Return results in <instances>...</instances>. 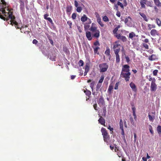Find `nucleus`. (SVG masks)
<instances>
[{"label":"nucleus","instance_id":"obj_26","mask_svg":"<svg viewBox=\"0 0 161 161\" xmlns=\"http://www.w3.org/2000/svg\"><path fill=\"white\" fill-rule=\"evenodd\" d=\"M155 5L158 7H161V3L159 0H153Z\"/></svg>","mask_w":161,"mask_h":161},{"label":"nucleus","instance_id":"obj_27","mask_svg":"<svg viewBox=\"0 0 161 161\" xmlns=\"http://www.w3.org/2000/svg\"><path fill=\"white\" fill-rule=\"evenodd\" d=\"M148 116L150 121L153 122L155 119L154 115H151L150 113L148 114Z\"/></svg>","mask_w":161,"mask_h":161},{"label":"nucleus","instance_id":"obj_43","mask_svg":"<svg viewBox=\"0 0 161 161\" xmlns=\"http://www.w3.org/2000/svg\"><path fill=\"white\" fill-rule=\"evenodd\" d=\"M101 86H102L101 84H100V83H98V84H97V85L96 86V90L97 91H98L99 89L101 87Z\"/></svg>","mask_w":161,"mask_h":161},{"label":"nucleus","instance_id":"obj_19","mask_svg":"<svg viewBox=\"0 0 161 161\" xmlns=\"http://www.w3.org/2000/svg\"><path fill=\"white\" fill-rule=\"evenodd\" d=\"M151 35L153 36H155L157 35H158V34L157 31L155 29H152L150 31Z\"/></svg>","mask_w":161,"mask_h":161},{"label":"nucleus","instance_id":"obj_12","mask_svg":"<svg viewBox=\"0 0 161 161\" xmlns=\"http://www.w3.org/2000/svg\"><path fill=\"white\" fill-rule=\"evenodd\" d=\"M81 20L82 22H85L88 20V21L89 22V24H91V19L88 18L85 14H84L83 16L81 17Z\"/></svg>","mask_w":161,"mask_h":161},{"label":"nucleus","instance_id":"obj_63","mask_svg":"<svg viewBox=\"0 0 161 161\" xmlns=\"http://www.w3.org/2000/svg\"><path fill=\"white\" fill-rule=\"evenodd\" d=\"M108 129L110 130V131L113 132L114 129L113 128L111 127V126L110 125H108Z\"/></svg>","mask_w":161,"mask_h":161},{"label":"nucleus","instance_id":"obj_18","mask_svg":"<svg viewBox=\"0 0 161 161\" xmlns=\"http://www.w3.org/2000/svg\"><path fill=\"white\" fill-rule=\"evenodd\" d=\"M99 123L105 126V119L103 118L102 116H101L98 120Z\"/></svg>","mask_w":161,"mask_h":161},{"label":"nucleus","instance_id":"obj_34","mask_svg":"<svg viewBox=\"0 0 161 161\" xmlns=\"http://www.w3.org/2000/svg\"><path fill=\"white\" fill-rule=\"evenodd\" d=\"M84 92L85 93L86 95L89 97H90V96L91 95V92L89 90H85Z\"/></svg>","mask_w":161,"mask_h":161},{"label":"nucleus","instance_id":"obj_17","mask_svg":"<svg viewBox=\"0 0 161 161\" xmlns=\"http://www.w3.org/2000/svg\"><path fill=\"white\" fill-rule=\"evenodd\" d=\"M147 0H141L140 1V3L142 8H146L145 4H146V3L147 2Z\"/></svg>","mask_w":161,"mask_h":161},{"label":"nucleus","instance_id":"obj_20","mask_svg":"<svg viewBox=\"0 0 161 161\" xmlns=\"http://www.w3.org/2000/svg\"><path fill=\"white\" fill-rule=\"evenodd\" d=\"M157 57L155 54H152L148 57V59L150 61H153L157 59Z\"/></svg>","mask_w":161,"mask_h":161},{"label":"nucleus","instance_id":"obj_64","mask_svg":"<svg viewBox=\"0 0 161 161\" xmlns=\"http://www.w3.org/2000/svg\"><path fill=\"white\" fill-rule=\"evenodd\" d=\"M75 5L76 7H77L78 6V3L76 0H75L74 2Z\"/></svg>","mask_w":161,"mask_h":161},{"label":"nucleus","instance_id":"obj_37","mask_svg":"<svg viewBox=\"0 0 161 161\" xmlns=\"http://www.w3.org/2000/svg\"><path fill=\"white\" fill-rule=\"evenodd\" d=\"M148 128L150 133L151 134L153 135L154 133V132L152 126L150 125H149L148 126Z\"/></svg>","mask_w":161,"mask_h":161},{"label":"nucleus","instance_id":"obj_9","mask_svg":"<svg viewBox=\"0 0 161 161\" xmlns=\"http://www.w3.org/2000/svg\"><path fill=\"white\" fill-rule=\"evenodd\" d=\"M19 1L20 8V9L23 10L25 9V4H27L28 1L27 0H19Z\"/></svg>","mask_w":161,"mask_h":161},{"label":"nucleus","instance_id":"obj_40","mask_svg":"<svg viewBox=\"0 0 161 161\" xmlns=\"http://www.w3.org/2000/svg\"><path fill=\"white\" fill-rule=\"evenodd\" d=\"M156 22L157 24V25L159 26H161V21L159 20V19L158 18H157L156 19Z\"/></svg>","mask_w":161,"mask_h":161},{"label":"nucleus","instance_id":"obj_56","mask_svg":"<svg viewBox=\"0 0 161 161\" xmlns=\"http://www.w3.org/2000/svg\"><path fill=\"white\" fill-rule=\"evenodd\" d=\"M119 83L118 82L116 83L114 87V89L115 90H117L118 89V86H119Z\"/></svg>","mask_w":161,"mask_h":161},{"label":"nucleus","instance_id":"obj_55","mask_svg":"<svg viewBox=\"0 0 161 161\" xmlns=\"http://www.w3.org/2000/svg\"><path fill=\"white\" fill-rule=\"evenodd\" d=\"M134 142H135L136 140V133H134Z\"/></svg>","mask_w":161,"mask_h":161},{"label":"nucleus","instance_id":"obj_28","mask_svg":"<svg viewBox=\"0 0 161 161\" xmlns=\"http://www.w3.org/2000/svg\"><path fill=\"white\" fill-rule=\"evenodd\" d=\"M96 32L93 35V36L94 37L98 38L99 36H100V31L99 30H97L96 31Z\"/></svg>","mask_w":161,"mask_h":161},{"label":"nucleus","instance_id":"obj_15","mask_svg":"<svg viewBox=\"0 0 161 161\" xmlns=\"http://www.w3.org/2000/svg\"><path fill=\"white\" fill-rule=\"evenodd\" d=\"M89 30L92 31V32H94L98 30L97 29V27L95 26V24L94 23H92L91 26L89 29Z\"/></svg>","mask_w":161,"mask_h":161},{"label":"nucleus","instance_id":"obj_50","mask_svg":"<svg viewBox=\"0 0 161 161\" xmlns=\"http://www.w3.org/2000/svg\"><path fill=\"white\" fill-rule=\"evenodd\" d=\"M76 14L75 13H73L72 15V18L73 19H76Z\"/></svg>","mask_w":161,"mask_h":161},{"label":"nucleus","instance_id":"obj_44","mask_svg":"<svg viewBox=\"0 0 161 161\" xmlns=\"http://www.w3.org/2000/svg\"><path fill=\"white\" fill-rule=\"evenodd\" d=\"M95 81H93L90 84V86L91 87V88H92V91L93 90V89L94 85H95Z\"/></svg>","mask_w":161,"mask_h":161},{"label":"nucleus","instance_id":"obj_5","mask_svg":"<svg viewBox=\"0 0 161 161\" xmlns=\"http://www.w3.org/2000/svg\"><path fill=\"white\" fill-rule=\"evenodd\" d=\"M130 72L124 73V72H121L120 76L125 78L126 81L129 80L130 79Z\"/></svg>","mask_w":161,"mask_h":161},{"label":"nucleus","instance_id":"obj_14","mask_svg":"<svg viewBox=\"0 0 161 161\" xmlns=\"http://www.w3.org/2000/svg\"><path fill=\"white\" fill-rule=\"evenodd\" d=\"M114 151L117 153V154L119 157H122V153L120 150L118 149L117 147H115Z\"/></svg>","mask_w":161,"mask_h":161},{"label":"nucleus","instance_id":"obj_13","mask_svg":"<svg viewBox=\"0 0 161 161\" xmlns=\"http://www.w3.org/2000/svg\"><path fill=\"white\" fill-rule=\"evenodd\" d=\"M119 52V50H116L115 51V53H114L115 54L116 57V62L117 63H119L120 60L119 56L118 54Z\"/></svg>","mask_w":161,"mask_h":161},{"label":"nucleus","instance_id":"obj_41","mask_svg":"<svg viewBox=\"0 0 161 161\" xmlns=\"http://www.w3.org/2000/svg\"><path fill=\"white\" fill-rule=\"evenodd\" d=\"M89 70V66L88 64H86L85 68V71L88 72Z\"/></svg>","mask_w":161,"mask_h":161},{"label":"nucleus","instance_id":"obj_21","mask_svg":"<svg viewBox=\"0 0 161 161\" xmlns=\"http://www.w3.org/2000/svg\"><path fill=\"white\" fill-rule=\"evenodd\" d=\"M56 55L55 53L53 52L50 54L49 58L52 61H55Z\"/></svg>","mask_w":161,"mask_h":161},{"label":"nucleus","instance_id":"obj_24","mask_svg":"<svg viewBox=\"0 0 161 161\" xmlns=\"http://www.w3.org/2000/svg\"><path fill=\"white\" fill-rule=\"evenodd\" d=\"M139 14L143 18L144 20L147 22L148 21V19L144 13H143L140 12Z\"/></svg>","mask_w":161,"mask_h":161},{"label":"nucleus","instance_id":"obj_33","mask_svg":"<svg viewBox=\"0 0 161 161\" xmlns=\"http://www.w3.org/2000/svg\"><path fill=\"white\" fill-rule=\"evenodd\" d=\"M72 10V6H68L66 7V12L67 13H70Z\"/></svg>","mask_w":161,"mask_h":161},{"label":"nucleus","instance_id":"obj_38","mask_svg":"<svg viewBox=\"0 0 161 161\" xmlns=\"http://www.w3.org/2000/svg\"><path fill=\"white\" fill-rule=\"evenodd\" d=\"M104 77H105V76H104V75H102L101 77V78H100V80H99V81L98 83L102 84V83L103 82V80H104Z\"/></svg>","mask_w":161,"mask_h":161},{"label":"nucleus","instance_id":"obj_32","mask_svg":"<svg viewBox=\"0 0 161 161\" xmlns=\"http://www.w3.org/2000/svg\"><path fill=\"white\" fill-rule=\"evenodd\" d=\"M157 130L158 134L160 135L161 134V126L158 125L157 128Z\"/></svg>","mask_w":161,"mask_h":161},{"label":"nucleus","instance_id":"obj_2","mask_svg":"<svg viewBox=\"0 0 161 161\" xmlns=\"http://www.w3.org/2000/svg\"><path fill=\"white\" fill-rule=\"evenodd\" d=\"M11 10L12 12V16L11 18H10L8 15H6V16L4 17V19H3L4 20L8 21L9 19H10V24L11 25H14L15 26V27L17 29H20L21 30V32H24V33H25V32L24 29V27L22 26L21 27H19V26L18 23H19L20 22H21V20L20 19L18 18H16L15 16L13 15V12Z\"/></svg>","mask_w":161,"mask_h":161},{"label":"nucleus","instance_id":"obj_23","mask_svg":"<svg viewBox=\"0 0 161 161\" xmlns=\"http://www.w3.org/2000/svg\"><path fill=\"white\" fill-rule=\"evenodd\" d=\"M98 18L97 19V22L101 27H103L104 26V24L101 21V19L99 14H98Z\"/></svg>","mask_w":161,"mask_h":161},{"label":"nucleus","instance_id":"obj_53","mask_svg":"<svg viewBox=\"0 0 161 161\" xmlns=\"http://www.w3.org/2000/svg\"><path fill=\"white\" fill-rule=\"evenodd\" d=\"M154 10L156 13H158L159 11L157 7V6H155L154 7Z\"/></svg>","mask_w":161,"mask_h":161},{"label":"nucleus","instance_id":"obj_6","mask_svg":"<svg viewBox=\"0 0 161 161\" xmlns=\"http://www.w3.org/2000/svg\"><path fill=\"white\" fill-rule=\"evenodd\" d=\"M156 80L154 78L153 81H152L151 86L150 90L152 92H155L157 89V85L155 83Z\"/></svg>","mask_w":161,"mask_h":161},{"label":"nucleus","instance_id":"obj_1","mask_svg":"<svg viewBox=\"0 0 161 161\" xmlns=\"http://www.w3.org/2000/svg\"><path fill=\"white\" fill-rule=\"evenodd\" d=\"M7 4L4 0H0V18L4 19L6 15L11 18L12 9H10L7 8Z\"/></svg>","mask_w":161,"mask_h":161},{"label":"nucleus","instance_id":"obj_47","mask_svg":"<svg viewBox=\"0 0 161 161\" xmlns=\"http://www.w3.org/2000/svg\"><path fill=\"white\" fill-rule=\"evenodd\" d=\"M82 10V8L80 7H77L76 11L78 13H80Z\"/></svg>","mask_w":161,"mask_h":161},{"label":"nucleus","instance_id":"obj_25","mask_svg":"<svg viewBox=\"0 0 161 161\" xmlns=\"http://www.w3.org/2000/svg\"><path fill=\"white\" fill-rule=\"evenodd\" d=\"M135 36L137 37H138V35H136L133 32H132L129 34V38L131 39H132L133 37Z\"/></svg>","mask_w":161,"mask_h":161},{"label":"nucleus","instance_id":"obj_22","mask_svg":"<svg viewBox=\"0 0 161 161\" xmlns=\"http://www.w3.org/2000/svg\"><path fill=\"white\" fill-rule=\"evenodd\" d=\"M130 86L133 91L134 92H136V86L134 83L132 82H131L130 84Z\"/></svg>","mask_w":161,"mask_h":161},{"label":"nucleus","instance_id":"obj_39","mask_svg":"<svg viewBox=\"0 0 161 161\" xmlns=\"http://www.w3.org/2000/svg\"><path fill=\"white\" fill-rule=\"evenodd\" d=\"M119 125H120V128L121 129V130H123V121L122 119H120L119 121Z\"/></svg>","mask_w":161,"mask_h":161},{"label":"nucleus","instance_id":"obj_8","mask_svg":"<svg viewBox=\"0 0 161 161\" xmlns=\"http://www.w3.org/2000/svg\"><path fill=\"white\" fill-rule=\"evenodd\" d=\"M119 41H116L113 44V48L114 49V53H115V51L116 50H119V52L120 51V48L119 47L120 46V45L119 43Z\"/></svg>","mask_w":161,"mask_h":161},{"label":"nucleus","instance_id":"obj_59","mask_svg":"<svg viewBox=\"0 0 161 161\" xmlns=\"http://www.w3.org/2000/svg\"><path fill=\"white\" fill-rule=\"evenodd\" d=\"M132 112H135L136 110V108L133 105H132Z\"/></svg>","mask_w":161,"mask_h":161},{"label":"nucleus","instance_id":"obj_31","mask_svg":"<svg viewBox=\"0 0 161 161\" xmlns=\"http://www.w3.org/2000/svg\"><path fill=\"white\" fill-rule=\"evenodd\" d=\"M113 86L112 85H110L109 86V87H108V92L110 94L111 92H112V91L113 90Z\"/></svg>","mask_w":161,"mask_h":161},{"label":"nucleus","instance_id":"obj_61","mask_svg":"<svg viewBox=\"0 0 161 161\" xmlns=\"http://www.w3.org/2000/svg\"><path fill=\"white\" fill-rule=\"evenodd\" d=\"M32 43L34 44H36L38 43V41L36 40L35 39L33 40Z\"/></svg>","mask_w":161,"mask_h":161},{"label":"nucleus","instance_id":"obj_7","mask_svg":"<svg viewBox=\"0 0 161 161\" xmlns=\"http://www.w3.org/2000/svg\"><path fill=\"white\" fill-rule=\"evenodd\" d=\"M97 103L100 107L104 106L105 104L104 99L102 96H100L97 101Z\"/></svg>","mask_w":161,"mask_h":161},{"label":"nucleus","instance_id":"obj_35","mask_svg":"<svg viewBox=\"0 0 161 161\" xmlns=\"http://www.w3.org/2000/svg\"><path fill=\"white\" fill-rule=\"evenodd\" d=\"M147 26L149 30H151L152 28H155L156 27V26L154 25L148 24Z\"/></svg>","mask_w":161,"mask_h":161},{"label":"nucleus","instance_id":"obj_52","mask_svg":"<svg viewBox=\"0 0 161 161\" xmlns=\"http://www.w3.org/2000/svg\"><path fill=\"white\" fill-rule=\"evenodd\" d=\"M158 71L157 69L154 70L153 72V75L154 76H156L157 75Z\"/></svg>","mask_w":161,"mask_h":161},{"label":"nucleus","instance_id":"obj_46","mask_svg":"<svg viewBox=\"0 0 161 161\" xmlns=\"http://www.w3.org/2000/svg\"><path fill=\"white\" fill-rule=\"evenodd\" d=\"M84 62L82 60H80L79 61L78 64L80 66H82L84 65Z\"/></svg>","mask_w":161,"mask_h":161},{"label":"nucleus","instance_id":"obj_60","mask_svg":"<svg viewBox=\"0 0 161 161\" xmlns=\"http://www.w3.org/2000/svg\"><path fill=\"white\" fill-rule=\"evenodd\" d=\"M94 44L95 46H100V44L98 41H96L94 42Z\"/></svg>","mask_w":161,"mask_h":161},{"label":"nucleus","instance_id":"obj_10","mask_svg":"<svg viewBox=\"0 0 161 161\" xmlns=\"http://www.w3.org/2000/svg\"><path fill=\"white\" fill-rule=\"evenodd\" d=\"M115 36L118 39H120L123 42H125L127 41L126 37L125 36H122L121 34H117L115 35Z\"/></svg>","mask_w":161,"mask_h":161},{"label":"nucleus","instance_id":"obj_30","mask_svg":"<svg viewBox=\"0 0 161 161\" xmlns=\"http://www.w3.org/2000/svg\"><path fill=\"white\" fill-rule=\"evenodd\" d=\"M90 24H89V22L88 24L86 23L84 25V28L85 31H86V30H89L90 27V25H89Z\"/></svg>","mask_w":161,"mask_h":161},{"label":"nucleus","instance_id":"obj_42","mask_svg":"<svg viewBox=\"0 0 161 161\" xmlns=\"http://www.w3.org/2000/svg\"><path fill=\"white\" fill-rule=\"evenodd\" d=\"M103 20L105 22H108L109 20L108 17L106 16H104L103 18Z\"/></svg>","mask_w":161,"mask_h":161},{"label":"nucleus","instance_id":"obj_29","mask_svg":"<svg viewBox=\"0 0 161 161\" xmlns=\"http://www.w3.org/2000/svg\"><path fill=\"white\" fill-rule=\"evenodd\" d=\"M106 107L104 106L103 108V113H102V115L103 116L105 117L106 114Z\"/></svg>","mask_w":161,"mask_h":161},{"label":"nucleus","instance_id":"obj_51","mask_svg":"<svg viewBox=\"0 0 161 161\" xmlns=\"http://www.w3.org/2000/svg\"><path fill=\"white\" fill-rule=\"evenodd\" d=\"M118 27H116L114 28V29L113 31V32L114 34L116 35L117 34H118L117 32L118 30Z\"/></svg>","mask_w":161,"mask_h":161},{"label":"nucleus","instance_id":"obj_11","mask_svg":"<svg viewBox=\"0 0 161 161\" xmlns=\"http://www.w3.org/2000/svg\"><path fill=\"white\" fill-rule=\"evenodd\" d=\"M130 66L127 64L123 65L121 72H124V73L130 72Z\"/></svg>","mask_w":161,"mask_h":161},{"label":"nucleus","instance_id":"obj_58","mask_svg":"<svg viewBox=\"0 0 161 161\" xmlns=\"http://www.w3.org/2000/svg\"><path fill=\"white\" fill-rule=\"evenodd\" d=\"M46 20H48L51 23H53V21L51 19L50 17H48Z\"/></svg>","mask_w":161,"mask_h":161},{"label":"nucleus","instance_id":"obj_4","mask_svg":"<svg viewBox=\"0 0 161 161\" xmlns=\"http://www.w3.org/2000/svg\"><path fill=\"white\" fill-rule=\"evenodd\" d=\"M99 67L100 72H104L107 71L108 68V65L106 63H103L100 64Z\"/></svg>","mask_w":161,"mask_h":161},{"label":"nucleus","instance_id":"obj_54","mask_svg":"<svg viewBox=\"0 0 161 161\" xmlns=\"http://www.w3.org/2000/svg\"><path fill=\"white\" fill-rule=\"evenodd\" d=\"M126 61L127 63H129L130 61V58L128 56H126L125 57Z\"/></svg>","mask_w":161,"mask_h":161},{"label":"nucleus","instance_id":"obj_49","mask_svg":"<svg viewBox=\"0 0 161 161\" xmlns=\"http://www.w3.org/2000/svg\"><path fill=\"white\" fill-rule=\"evenodd\" d=\"M110 49H107L105 52V53L106 55H110Z\"/></svg>","mask_w":161,"mask_h":161},{"label":"nucleus","instance_id":"obj_62","mask_svg":"<svg viewBox=\"0 0 161 161\" xmlns=\"http://www.w3.org/2000/svg\"><path fill=\"white\" fill-rule=\"evenodd\" d=\"M93 107L95 110H97V105L96 103H95L93 105Z\"/></svg>","mask_w":161,"mask_h":161},{"label":"nucleus","instance_id":"obj_16","mask_svg":"<svg viewBox=\"0 0 161 161\" xmlns=\"http://www.w3.org/2000/svg\"><path fill=\"white\" fill-rule=\"evenodd\" d=\"M86 37L89 41L91 40L92 39V37L91 36V34L90 32L87 31L86 32Z\"/></svg>","mask_w":161,"mask_h":161},{"label":"nucleus","instance_id":"obj_57","mask_svg":"<svg viewBox=\"0 0 161 161\" xmlns=\"http://www.w3.org/2000/svg\"><path fill=\"white\" fill-rule=\"evenodd\" d=\"M116 15L118 17H120L121 15L120 12L119 11H117Z\"/></svg>","mask_w":161,"mask_h":161},{"label":"nucleus","instance_id":"obj_48","mask_svg":"<svg viewBox=\"0 0 161 161\" xmlns=\"http://www.w3.org/2000/svg\"><path fill=\"white\" fill-rule=\"evenodd\" d=\"M142 45L145 49H149L148 45L146 43H142Z\"/></svg>","mask_w":161,"mask_h":161},{"label":"nucleus","instance_id":"obj_45","mask_svg":"<svg viewBox=\"0 0 161 161\" xmlns=\"http://www.w3.org/2000/svg\"><path fill=\"white\" fill-rule=\"evenodd\" d=\"M117 4L119 6L121 7V8H124V5L122 3H120L119 1L118 2Z\"/></svg>","mask_w":161,"mask_h":161},{"label":"nucleus","instance_id":"obj_3","mask_svg":"<svg viewBox=\"0 0 161 161\" xmlns=\"http://www.w3.org/2000/svg\"><path fill=\"white\" fill-rule=\"evenodd\" d=\"M101 132L103 136L104 141L107 142L109 138V136L108 134L107 131L105 128L102 127L101 129Z\"/></svg>","mask_w":161,"mask_h":161},{"label":"nucleus","instance_id":"obj_36","mask_svg":"<svg viewBox=\"0 0 161 161\" xmlns=\"http://www.w3.org/2000/svg\"><path fill=\"white\" fill-rule=\"evenodd\" d=\"M99 49V47H96L94 48V51L95 54H99V53L97 52V51Z\"/></svg>","mask_w":161,"mask_h":161}]
</instances>
